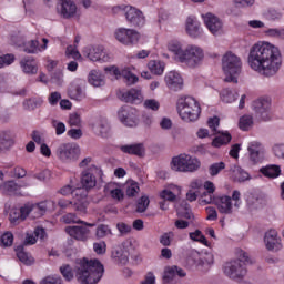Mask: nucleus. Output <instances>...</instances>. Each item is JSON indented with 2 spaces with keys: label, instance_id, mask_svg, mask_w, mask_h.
I'll use <instances>...</instances> for the list:
<instances>
[{
  "label": "nucleus",
  "instance_id": "423d86ee",
  "mask_svg": "<svg viewBox=\"0 0 284 284\" xmlns=\"http://www.w3.org/2000/svg\"><path fill=\"white\" fill-rule=\"evenodd\" d=\"M242 204L243 201H241V192L239 191H233L232 196L225 194L215 196V206L220 214H234Z\"/></svg>",
  "mask_w": 284,
  "mask_h": 284
},
{
  "label": "nucleus",
  "instance_id": "09e8293b",
  "mask_svg": "<svg viewBox=\"0 0 284 284\" xmlns=\"http://www.w3.org/2000/svg\"><path fill=\"white\" fill-rule=\"evenodd\" d=\"M199 205H216V196H214V193L203 192L201 193L199 200Z\"/></svg>",
  "mask_w": 284,
  "mask_h": 284
},
{
  "label": "nucleus",
  "instance_id": "79ce46f5",
  "mask_svg": "<svg viewBox=\"0 0 284 284\" xmlns=\"http://www.w3.org/2000/svg\"><path fill=\"white\" fill-rule=\"evenodd\" d=\"M239 128L243 132H247L254 128V116L252 114H244L239 120Z\"/></svg>",
  "mask_w": 284,
  "mask_h": 284
},
{
  "label": "nucleus",
  "instance_id": "4c0bfd02",
  "mask_svg": "<svg viewBox=\"0 0 284 284\" xmlns=\"http://www.w3.org/2000/svg\"><path fill=\"white\" fill-rule=\"evenodd\" d=\"M146 67L151 74L155 77H162L163 72H165V62L160 60H151L148 62Z\"/></svg>",
  "mask_w": 284,
  "mask_h": 284
},
{
  "label": "nucleus",
  "instance_id": "c756f323",
  "mask_svg": "<svg viewBox=\"0 0 284 284\" xmlns=\"http://www.w3.org/2000/svg\"><path fill=\"white\" fill-rule=\"evenodd\" d=\"M182 189L181 186L176 184H168L161 192L160 197L163 199V201H176V196L181 194Z\"/></svg>",
  "mask_w": 284,
  "mask_h": 284
},
{
  "label": "nucleus",
  "instance_id": "de8ad7c7",
  "mask_svg": "<svg viewBox=\"0 0 284 284\" xmlns=\"http://www.w3.org/2000/svg\"><path fill=\"white\" fill-rule=\"evenodd\" d=\"M62 222L67 224L80 223L81 225H88L89 227H94V223H88L85 221H81V219H79V216H77V214L74 213H68L63 215Z\"/></svg>",
  "mask_w": 284,
  "mask_h": 284
},
{
  "label": "nucleus",
  "instance_id": "393cba45",
  "mask_svg": "<svg viewBox=\"0 0 284 284\" xmlns=\"http://www.w3.org/2000/svg\"><path fill=\"white\" fill-rule=\"evenodd\" d=\"M111 258L118 265H128L130 261V252L125 250V245L123 244L113 246L111 251Z\"/></svg>",
  "mask_w": 284,
  "mask_h": 284
},
{
  "label": "nucleus",
  "instance_id": "ea45409f",
  "mask_svg": "<svg viewBox=\"0 0 284 284\" xmlns=\"http://www.w3.org/2000/svg\"><path fill=\"white\" fill-rule=\"evenodd\" d=\"M133 70H136V67L131 65V67H124L121 70V77L125 79L126 83L130 85H134V83H139V78L136 74L132 73Z\"/></svg>",
  "mask_w": 284,
  "mask_h": 284
},
{
  "label": "nucleus",
  "instance_id": "f3484780",
  "mask_svg": "<svg viewBox=\"0 0 284 284\" xmlns=\"http://www.w3.org/2000/svg\"><path fill=\"white\" fill-rule=\"evenodd\" d=\"M184 30L190 39H203L205 37V29L196 17L189 16L184 23Z\"/></svg>",
  "mask_w": 284,
  "mask_h": 284
},
{
  "label": "nucleus",
  "instance_id": "6e6d98bb",
  "mask_svg": "<svg viewBox=\"0 0 284 284\" xmlns=\"http://www.w3.org/2000/svg\"><path fill=\"white\" fill-rule=\"evenodd\" d=\"M3 190L8 194H17V192L21 190V184H18L14 181H8L3 184Z\"/></svg>",
  "mask_w": 284,
  "mask_h": 284
},
{
  "label": "nucleus",
  "instance_id": "473e14b6",
  "mask_svg": "<svg viewBox=\"0 0 284 284\" xmlns=\"http://www.w3.org/2000/svg\"><path fill=\"white\" fill-rule=\"evenodd\" d=\"M24 207L27 210V216H30L31 219H41V216L45 214V204H42V202L24 204Z\"/></svg>",
  "mask_w": 284,
  "mask_h": 284
},
{
  "label": "nucleus",
  "instance_id": "5701e85b",
  "mask_svg": "<svg viewBox=\"0 0 284 284\" xmlns=\"http://www.w3.org/2000/svg\"><path fill=\"white\" fill-rule=\"evenodd\" d=\"M124 17L128 23H131V26H134L135 28L145 26V16H143V12L135 7L129 4Z\"/></svg>",
  "mask_w": 284,
  "mask_h": 284
},
{
  "label": "nucleus",
  "instance_id": "c9c22d12",
  "mask_svg": "<svg viewBox=\"0 0 284 284\" xmlns=\"http://www.w3.org/2000/svg\"><path fill=\"white\" fill-rule=\"evenodd\" d=\"M239 99V91L230 88H224L220 91V101L222 103L232 104L236 103Z\"/></svg>",
  "mask_w": 284,
  "mask_h": 284
},
{
  "label": "nucleus",
  "instance_id": "412c9836",
  "mask_svg": "<svg viewBox=\"0 0 284 284\" xmlns=\"http://www.w3.org/2000/svg\"><path fill=\"white\" fill-rule=\"evenodd\" d=\"M58 12L63 19H79V17H81L77 3L72 0H61L58 7Z\"/></svg>",
  "mask_w": 284,
  "mask_h": 284
},
{
  "label": "nucleus",
  "instance_id": "f257e3e1",
  "mask_svg": "<svg viewBox=\"0 0 284 284\" xmlns=\"http://www.w3.org/2000/svg\"><path fill=\"white\" fill-rule=\"evenodd\" d=\"M247 64L262 77H274L283 65L281 50L270 41H257L250 48Z\"/></svg>",
  "mask_w": 284,
  "mask_h": 284
},
{
  "label": "nucleus",
  "instance_id": "7ed1b4c3",
  "mask_svg": "<svg viewBox=\"0 0 284 284\" xmlns=\"http://www.w3.org/2000/svg\"><path fill=\"white\" fill-rule=\"evenodd\" d=\"M166 49L173 53L174 61L191 68L192 70L200 68L205 61V50L199 44L183 45L181 40L172 39L166 42Z\"/></svg>",
  "mask_w": 284,
  "mask_h": 284
},
{
  "label": "nucleus",
  "instance_id": "2eb2a0df",
  "mask_svg": "<svg viewBox=\"0 0 284 284\" xmlns=\"http://www.w3.org/2000/svg\"><path fill=\"white\" fill-rule=\"evenodd\" d=\"M222 272L227 276V278L236 281L239 278H243L245 274H247V268L245 265L241 264V262L231 260L223 264Z\"/></svg>",
  "mask_w": 284,
  "mask_h": 284
},
{
  "label": "nucleus",
  "instance_id": "20e7f679",
  "mask_svg": "<svg viewBox=\"0 0 284 284\" xmlns=\"http://www.w3.org/2000/svg\"><path fill=\"white\" fill-rule=\"evenodd\" d=\"M222 71L224 72V81L226 83H239V77L243 70L241 55L233 51H226L221 58Z\"/></svg>",
  "mask_w": 284,
  "mask_h": 284
},
{
  "label": "nucleus",
  "instance_id": "a211bd4d",
  "mask_svg": "<svg viewBox=\"0 0 284 284\" xmlns=\"http://www.w3.org/2000/svg\"><path fill=\"white\" fill-rule=\"evenodd\" d=\"M263 241L264 246L268 252H281V250H283V240L275 229L266 231Z\"/></svg>",
  "mask_w": 284,
  "mask_h": 284
},
{
  "label": "nucleus",
  "instance_id": "4be33fe9",
  "mask_svg": "<svg viewBox=\"0 0 284 284\" xmlns=\"http://www.w3.org/2000/svg\"><path fill=\"white\" fill-rule=\"evenodd\" d=\"M164 83L168 90L179 92L184 85L183 75L179 71H169L164 75Z\"/></svg>",
  "mask_w": 284,
  "mask_h": 284
},
{
  "label": "nucleus",
  "instance_id": "603ef678",
  "mask_svg": "<svg viewBox=\"0 0 284 284\" xmlns=\"http://www.w3.org/2000/svg\"><path fill=\"white\" fill-rule=\"evenodd\" d=\"M271 150L275 159H278L280 161H284V143L283 142L274 143Z\"/></svg>",
  "mask_w": 284,
  "mask_h": 284
},
{
  "label": "nucleus",
  "instance_id": "3c124183",
  "mask_svg": "<svg viewBox=\"0 0 284 284\" xmlns=\"http://www.w3.org/2000/svg\"><path fill=\"white\" fill-rule=\"evenodd\" d=\"M65 57L74 59V61H83V55L77 49V45H68L65 50Z\"/></svg>",
  "mask_w": 284,
  "mask_h": 284
},
{
  "label": "nucleus",
  "instance_id": "a878e982",
  "mask_svg": "<svg viewBox=\"0 0 284 284\" xmlns=\"http://www.w3.org/2000/svg\"><path fill=\"white\" fill-rule=\"evenodd\" d=\"M68 97L73 101H83L85 99V91L83 90V81L74 80L68 88Z\"/></svg>",
  "mask_w": 284,
  "mask_h": 284
},
{
  "label": "nucleus",
  "instance_id": "2f4dec72",
  "mask_svg": "<svg viewBox=\"0 0 284 284\" xmlns=\"http://www.w3.org/2000/svg\"><path fill=\"white\" fill-rule=\"evenodd\" d=\"M124 154H133L134 156H145V145L143 143L124 144L120 146Z\"/></svg>",
  "mask_w": 284,
  "mask_h": 284
},
{
  "label": "nucleus",
  "instance_id": "b1692460",
  "mask_svg": "<svg viewBox=\"0 0 284 284\" xmlns=\"http://www.w3.org/2000/svg\"><path fill=\"white\" fill-rule=\"evenodd\" d=\"M93 226H88L85 224L77 225V226H68L65 227L67 234L71 236V239H75V241H82L85 242L88 239H90V229Z\"/></svg>",
  "mask_w": 284,
  "mask_h": 284
},
{
  "label": "nucleus",
  "instance_id": "aec40b11",
  "mask_svg": "<svg viewBox=\"0 0 284 284\" xmlns=\"http://www.w3.org/2000/svg\"><path fill=\"white\" fill-rule=\"evenodd\" d=\"M90 130L95 133L97 136L101 139H108L112 134V129L110 128V122L105 118H98L89 123Z\"/></svg>",
  "mask_w": 284,
  "mask_h": 284
},
{
  "label": "nucleus",
  "instance_id": "774afa93",
  "mask_svg": "<svg viewBox=\"0 0 284 284\" xmlns=\"http://www.w3.org/2000/svg\"><path fill=\"white\" fill-rule=\"evenodd\" d=\"M174 276H176V266H166L164 268L163 280L170 282Z\"/></svg>",
  "mask_w": 284,
  "mask_h": 284
},
{
  "label": "nucleus",
  "instance_id": "a18cd8bd",
  "mask_svg": "<svg viewBox=\"0 0 284 284\" xmlns=\"http://www.w3.org/2000/svg\"><path fill=\"white\" fill-rule=\"evenodd\" d=\"M234 255H235V261L240 262L241 265H247V264H252V258H250V254L243 250V248H235L234 250Z\"/></svg>",
  "mask_w": 284,
  "mask_h": 284
},
{
  "label": "nucleus",
  "instance_id": "6e6552de",
  "mask_svg": "<svg viewBox=\"0 0 284 284\" xmlns=\"http://www.w3.org/2000/svg\"><path fill=\"white\" fill-rule=\"evenodd\" d=\"M82 57L93 63H110L114 61V55L101 44L87 45L82 49Z\"/></svg>",
  "mask_w": 284,
  "mask_h": 284
},
{
  "label": "nucleus",
  "instance_id": "e2e57ef3",
  "mask_svg": "<svg viewBox=\"0 0 284 284\" xmlns=\"http://www.w3.org/2000/svg\"><path fill=\"white\" fill-rule=\"evenodd\" d=\"M0 243L3 247H10L14 243V235L11 232H6L1 235Z\"/></svg>",
  "mask_w": 284,
  "mask_h": 284
},
{
  "label": "nucleus",
  "instance_id": "f8f14e48",
  "mask_svg": "<svg viewBox=\"0 0 284 284\" xmlns=\"http://www.w3.org/2000/svg\"><path fill=\"white\" fill-rule=\"evenodd\" d=\"M113 37L118 43H121L122 45H136L139 43V39H141V33L134 29H128L120 27L114 30Z\"/></svg>",
  "mask_w": 284,
  "mask_h": 284
},
{
  "label": "nucleus",
  "instance_id": "4d7b16f0",
  "mask_svg": "<svg viewBox=\"0 0 284 284\" xmlns=\"http://www.w3.org/2000/svg\"><path fill=\"white\" fill-rule=\"evenodd\" d=\"M189 236L191 241H196L197 243H202V245L207 246V239H205V235H203V233L200 230L189 233Z\"/></svg>",
  "mask_w": 284,
  "mask_h": 284
},
{
  "label": "nucleus",
  "instance_id": "338daca9",
  "mask_svg": "<svg viewBox=\"0 0 284 284\" xmlns=\"http://www.w3.org/2000/svg\"><path fill=\"white\" fill-rule=\"evenodd\" d=\"M40 284H63V280L59 275H49L43 277Z\"/></svg>",
  "mask_w": 284,
  "mask_h": 284
},
{
  "label": "nucleus",
  "instance_id": "dca6fc26",
  "mask_svg": "<svg viewBox=\"0 0 284 284\" xmlns=\"http://www.w3.org/2000/svg\"><path fill=\"white\" fill-rule=\"evenodd\" d=\"M248 153V160L253 165L263 163L265 159V145L258 140H252L246 146Z\"/></svg>",
  "mask_w": 284,
  "mask_h": 284
},
{
  "label": "nucleus",
  "instance_id": "13d9d810",
  "mask_svg": "<svg viewBox=\"0 0 284 284\" xmlns=\"http://www.w3.org/2000/svg\"><path fill=\"white\" fill-rule=\"evenodd\" d=\"M178 214L183 219H194V215L192 214V209H190V205H187V203H184V206L178 207Z\"/></svg>",
  "mask_w": 284,
  "mask_h": 284
},
{
  "label": "nucleus",
  "instance_id": "a19ab883",
  "mask_svg": "<svg viewBox=\"0 0 284 284\" xmlns=\"http://www.w3.org/2000/svg\"><path fill=\"white\" fill-rule=\"evenodd\" d=\"M81 184L83 190H92V187H97V178L90 172H83Z\"/></svg>",
  "mask_w": 284,
  "mask_h": 284
},
{
  "label": "nucleus",
  "instance_id": "c03bdc74",
  "mask_svg": "<svg viewBox=\"0 0 284 284\" xmlns=\"http://www.w3.org/2000/svg\"><path fill=\"white\" fill-rule=\"evenodd\" d=\"M233 176L237 183H245V181H252V175L241 166H235L233 170Z\"/></svg>",
  "mask_w": 284,
  "mask_h": 284
},
{
  "label": "nucleus",
  "instance_id": "9b49d317",
  "mask_svg": "<svg viewBox=\"0 0 284 284\" xmlns=\"http://www.w3.org/2000/svg\"><path fill=\"white\" fill-rule=\"evenodd\" d=\"M252 110L258 121L272 120V99L262 97L253 101Z\"/></svg>",
  "mask_w": 284,
  "mask_h": 284
},
{
  "label": "nucleus",
  "instance_id": "58836bf2",
  "mask_svg": "<svg viewBox=\"0 0 284 284\" xmlns=\"http://www.w3.org/2000/svg\"><path fill=\"white\" fill-rule=\"evenodd\" d=\"M28 219V211L26 209V204L20 209H12L10 212V221L11 223H19V221H26Z\"/></svg>",
  "mask_w": 284,
  "mask_h": 284
},
{
  "label": "nucleus",
  "instance_id": "8fccbe9b",
  "mask_svg": "<svg viewBox=\"0 0 284 284\" xmlns=\"http://www.w3.org/2000/svg\"><path fill=\"white\" fill-rule=\"evenodd\" d=\"M143 108L151 110V112H159L161 110V102L154 98H150L143 101Z\"/></svg>",
  "mask_w": 284,
  "mask_h": 284
},
{
  "label": "nucleus",
  "instance_id": "cd10ccee",
  "mask_svg": "<svg viewBox=\"0 0 284 284\" xmlns=\"http://www.w3.org/2000/svg\"><path fill=\"white\" fill-rule=\"evenodd\" d=\"M42 44L39 40H30L29 42L24 43V52L29 54H39V52H45L48 50V43L50 41L45 38H42Z\"/></svg>",
  "mask_w": 284,
  "mask_h": 284
},
{
  "label": "nucleus",
  "instance_id": "0eeeda50",
  "mask_svg": "<svg viewBox=\"0 0 284 284\" xmlns=\"http://www.w3.org/2000/svg\"><path fill=\"white\" fill-rule=\"evenodd\" d=\"M170 166L173 172H196L201 168V161L194 155L181 153L172 158Z\"/></svg>",
  "mask_w": 284,
  "mask_h": 284
},
{
  "label": "nucleus",
  "instance_id": "864d4df0",
  "mask_svg": "<svg viewBox=\"0 0 284 284\" xmlns=\"http://www.w3.org/2000/svg\"><path fill=\"white\" fill-rule=\"evenodd\" d=\"M126 187V195L129 196H136L139 192H141V189L139 187V182H135L133 180H129L125 184Z\"/></svg>",
  "mask_w": 284,
  "mask_h": 284
},
{
  "label": "nucleus",
  "instance_id": "ddd939ff",
  "mask_svg": "<svg viewBox=\"0 0 284 284\" xmlns=\"http://www.w3.org/2000/svg\"><path fill=\"white\" fill-rule=\"evenodd\" d=\"M201 19L210 34H212L213 37H222L224 32L223 20H221L219 16L212 12H206L201 14Z\"/></svg>",
  "mask_w": 284,
  "mask_h": 284
},
{
  "label": "nucleus",
  "instance_id": "5fc2aeb1",
  "mask_svg": "<svg viewBox=\"0 0 284 284\" xmlns=\"http://www.w3.org/2000/svg\"><path fill=\"white\" fill-rule=\"evenodd\" d=\"M97 239H105V236H112V230L105 224H101L95 230Z\"/></svg>",
  "mask_w": 284,
  "mask_h": 284
},
{
  "label": "nucleus",
  "instance_id": "37998d69",
  "mask_svg": "<svg viewBox=\"0 0 284 284\" xmlns=\"http://www.w3.org/2000/svg\"><path fill=\"white\" fill-rule=\"evenodd\" d=\"M16 254L23 265H34V257L30 253L26 252L22 246L16 248Z\"/></svg>",
  "mask_w": 284,
  "mask_h": 284
},
{
  "label": "nucleus",
  "instance_id": "7c9ffc66",
  "mask_svg": "<svg viewBox=\"0 0 284 284\" xmlns=\"http://www.w3.org/2000/svg\"><path fill=\"white\" fill-rule=\"evenodd\" d=\"M122 101L125 103H142L143 102V91L141 89L133 88L129 91L122 93Z\"/></svg>",
  "mask_w": 284,
  "mask_h": 284
},
{
  "label": "nucleus",
  "instance_id": "39448f33",
  "mask_svg": "<svg viewBox=\"0 0 284 284\" xmlns=\"http://www.w3.org/2000/svg\"><path fill=\"white\" fill-rule=\"evenodd\" d=\"M178 114L186 123H194L201 116V103L193 97H184L178 100Z\"/></svg>",
  "mask_w": 284,
  "mask_h": 284
},
{
  "label": "nucleus",
  "instance_id": "69168bd1",
  "mask_svg": "<svg viewBox=\"0 0 284 284\" xmlns=\"http://www.w3.org/2000/svg\"><path fill=\"white\" fill-rule=\"evenodd\" d=\"M149 205H150V197H148V195H143L138 201L136 212H140V213L145 212V210H148Z\"/></svg>",
  "mask_w": 284,
  "mask_h": 284
},
{
  "label": "nucleus",
  "instance_id": "f704fd0d",
  "mask_svg": "<svg viewBox=\"0 0 284 284\" xmlns=\"http://www.w3.org/2000/svg\"><path fill=\"white\" fill-rule=\"evenodd\" d=\"M20 67L24 74H37L39 68L37 67V60L32 57L23 58L20 61Z\"/></svg>",
  "mask_w": 284,
  "mask_h": 284
},
{
  "label": "nucleus",
  "instance_id": "1a4fd4ad",
  "mask_svg": "<svg viewBox=\"0 0 284 284\" xmlns=\"http://www.w3.org/2000/svg\"><path fill=\"white\" fill-rule=\"evenodd\" d=\"M62 196H68L69 194L74 193V205L77 212L80 214H85L88 212V192L83 189H77L72 185H65L59 191Z\"/></svg>",
  "mask_w": 284,
  "mask_h": 284
},
{
  "label": "nucleus",
  "instance_id": "c85d7f7f",
  "mask_svg": "<svg viewBox=\"0 0 284 284\" xmlns=\"http://www.w3.org/2000/svg\"><path fill=\"white\" fill-rule=\"evenodd\" d=\"M14 146V134L10 130L0 131V152H8Z\"/></svg>",
  "mask_w": 284,
  "mask_h": 284
},
{
  "label": "nucleus",
  "instance_id": "9d476101",
  "mask_svg": "<svg viewBox=\"0 0 284 284\" xmlns=\"http://www.w3.org/2000/svg\"><path fill=\"white\" fill-rule=\"evenodd\" d=\"M55 154L62 163H74L81 156V149L75 143H62L58 146Z\"/></svg>",
  "mask_w": 284,
  "mask_h": 284
},
{
  "label": "nucleus",
  "instance_id": "4468645a",
  "mask_svg": "<svg viewBox=\"0 0 284 284\" xmlns=\"http://www.w3.org/2000/svg\"><path fill=\"white\" fill-rule=\"evenodd\" d=\"M118 119L125 128H136L139 125V110L124 105L118 110Z\"/></svg>",
  "mask_w": 284,
  "mask_h": 284
},
{
  "label": "nucleus",
  "instance_id": "bb28decb",
  "mask_svg": "<svg viewBox=\"0 0 284 284\" xmlns=\"http://www.w3.org/2000/svg\"><path fill=\"white\" fill-rule=\"evenodd\" d=\"M104 193L106 196L113 199V201H123L125 193L123 192V185L116 182H110L104 186Z\"/></svg>",
  "mask_w": 284,
  "mask_h": 284
},
{
  "label": "nucleus",
  "instance_id": "72a5a7b5",
  "mask_svg": "<svg viewBox=\"0 0 284 284\" xmlns=\"http://www.w3.org/2000/svg\"><path fill=\"white\" fill-rule=\"evenodd\" d=\"M88 83L93 88H103L105 85V75L99 70H91L88 75Z\"/></svg>",
  "mask_w": 284,
  "mask_h": 284
},
{
  "label": "nucleus",
  "instance_id": "6ab92c4d",
  "mask_svg": "<svg viewBox=\"0 0 284 284\" xmlns=\"http://www.w3.org/2000/svg\"><path fill=\"white\" fill-rule=\"evenodd\" d=\"M189 265H195L200 270H210L214 265V254L205 253L202 257L199 252L194 251L192 256L187 260Z\"/></svg>",
  "mask_w": 284,
  "mask_h": 284
},
{
  "label": "nucleus",
  "instance_id": "e433bc0d",
  "mask_svg": "<svg viewBox=\"0 0 284 284\" xmlns=\"http://www.w3.org/2000/svg\"><path fill=\"white\" fill-rule=\"evenodd\" d=\"M261 174L266 179H278L281 176V166L276 164H270L260 169Z\"/></svg>",
  "mask_w": 284,
  "mask_h": 284
},
{
  "label": "nucleus",
  "instance_id": "0e129e2a",
  "mask_svg": "<svg viewBox=\"0 0 284 284\" xmlns=\"http://www.w3.org/2000/svg\"><path fill=\"white\" fill-rule=\"evenodd\" d=\"M93 251L95 252V254L103 256V254L108 252V244L105 243V241L94 242Z\"/></svg>",
  "mask_w": 284,
  "mask_h": 284
},
{
  "label": "nucleus",
  "instance_id": "49530a36",
  "mask_svg": "<svg viewBox=\"0 0 284 284\" xmlns=\"http://www.w3.org/2000/svg\"><path fill=\"white\" fill-rule=\"evenodd\" d=\"M230 141H232V135L230 132L224 131L212 141V145L213 148H221V145H227Z\"/></svg>",
  "mask_w": 284,
  "mask_h": 284
},
{
  "label": "nucleus",
  "instance_id": "bf43d9fd",
  "mask_svg": "<svg viewBox=\"0 0 284 284\" xmlns=\"http://www.w3.org/2000/svg\"><path fill=\"white\" fill-rule=\"evenodd\" d=\"M225 170V163L224 162H216L210 165L209 168V174L211 176H217V174L221 173V171Z\"/></svg>",
  "mask_w": 284,
  "mask_h": 284
},
{
  "label": "nucleus",
  "instance_id": "f03ea898",
  "mask_svg": "<svg viewBox=\"0 0 284 284\" xmlns=\"http://www.w3.org/2000/svg\"><path fill=\"white\" fill-rule=\"evenodd\" d=\"M60 272L67 281H73L74 276L80 284H97L103 276V264L99 260H80L75 267L65 264Z\"/></svg>",
  "mask_w": 284,
  "mask_h": 284
},
{
  "label": "nucleus",
  "instance_id": "052dcab7",
  "mask_svg": "<svg viewBox=\"0 0 284 284\" xmlns=\"http://www.w3.org/2000/svg\"><path fill=\"white\" fill-rule=\"evenodd\" d=\"M51 125L55 131L57 136H61V134H65V123L59 121V120H52Z\"/></svg>",
  "mask_w": 284,
  "mask_h": 284
},
{
  "label": "nucleus",
  "instance_id": "680f3d73",
  "mask_svg": "<svg viewBox=\"0 0 284 284\" xmlns=\"http://www.w3.org/2000/svg\"><path fill=\"white\" fill-rule=\"evenodd\" d=\"M14 63V54L8 53L4 55H0V70L3 68H8V65H12Z\"/></svg>",
  "mask_w": 284,
  "mask_h": 284
}]
</instances>
